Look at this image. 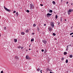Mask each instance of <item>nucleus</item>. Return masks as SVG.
<instances>
[{
    "label": "nucleus",
    "mask_w": 73,
    "mask_h": 73,
    "mask_svg": "<svg viewBox=\"0 0 73 73\" xmlns=\"http://www.w3.org/2000/svg\"><path fill=\"white\" fill-rule=\"evenodd\" d=\"M73 12V9H70L68 12V15H70V12Z\"/></svg>",
    "instance_id": "f257e3e1"
},
{
    "label": "nucleus",
    "mask_w": 73,
    "mask_h": 73,
    "mask_svg": "<svg viewBox=\"0 0 73 73\" xmlns=\"http://www.w3.org/2000/svg\"><path fill=\"white\" fill-rule=\"evenodd\" d=\"M50 25L52 27V28H54V23L51 22L50 23Z\"/></svg>",
    "instance_id": "f03ea898"
},
{
    "label": "nucleus",
    "mask_w": 73,
    "mask_h": 73,
    "mask_svg": "<svg viewBox=\"0 0 73 73\" xmlns=\"http://www.w3.org/2000/svg\"><path fill=\"white\" fill-rule=\"evenodd\" d=\"M48 29L49 31H53V29H52V27H48Z\"/></svg>",
    "instance_id": "7ed1b4c3"
},
{
    "label": "nucleus",
    "mask_w": 73,
    "mask_h": 73,
    "mask_svg": "<svg viewBox=\"0 0 73 73\" xmlns=\"http://www.w3.org/2000/svg\"><path fill=\"white\" fill-rule=\"evenodd\" d=\"M4 8L6 11H7L8 12H11V10L8 9L7 8L5 7V6H4Z\"/></svg>",
    "instance_id": "20e7f679"
},
{
    "label": "nucleus",
    "mask_w": 73,
    "mask_h": 73,
    "mask_svg": "<svg viewBox=\"0 0 73 73\" xmlns=\"http://www.w3.org/2000/svg\"><path fill=\"white\" fill-rule=\"evenodd\" d=\"M52 14H50L49 13H48L46 15V16L47 17H50V16H51Z\"/></svg>",
    "instance_id": "39448f33"
},
{
    "label": "nucleus",
    "mask_w": 73,
    "mask_h": 73,
    "mask_svg": "<svg viewBox=\"0 0 73 73\" xmlns=\"http://www.w3.org/2000/svg\"><path fill=\"white\" fill-rule=\"evenodd\" d=\"M30 8L31 9H33V8H34V6H33V5L31 4H30Z\"/></svg>",
    "instance_id": "423d86ee"
},
{
    "label": "nucleus",
    "mask_w": 73,
    "mask_h": 73,
    "mask_svg": "<svg viewBox=\"0 0 73 73\" xmlns=\"http://www.w3.org/2000/svg\"><path fill=\"white\" fill-rule=\"evenodd\" d=\"M26 59L27 60H30L31 59V58L29 57V56L28 55H27L26 56Z\"/></svg>",
    "instance_id": "0eeeda50"
},
{
    "label": "nucleus",
    "mask_w": 73,
    "mask_h": 73,
    "mask_svg": "<svg viewBox=\"0 0 73 73\" xmlns=\"http://www.w3.org/2000/svg\"><path fill=\"white\" fill-rule=\"evenodd\" d=\"M21 35H25V33L24 32H22L21 33Z\"/></svg>",
    "instance_id": "6e6552de"
},
{
    "label": "nucleus",
    "mask_w": 73,
    "mask_h": 73,
    "mask_svg": "<svg viewBox=\"0 0 73 73\" xmlns=\"http://www.w3.org/2000/svg\"><path fill=\"white\" fill-rule=\"evenodd\" d=\"M42 42L44 43V44H46V41L42 40Z\"/></svg>",
    "instance_id": "1a4fd4ad"
},
{
    "label": "nucleus",
    "mask_w": 73,
    "mask_h": 73,
    "mask_svg": "<svg viewBox=\"0 0 73 73\" xmlns=\"http://www.w3.org/2000/svg\"><path fill=\"white\" fill-rule=\"evenodd\" d=\"M14 40L15 42H16L17 41V39H14Z\"/></svg>",
    "instance_id": "9d476101"
},
{
    "label": "nucleus",
    "mask_w": 73,
    "mask_h": 73,
    "mask_svg": "<svg viewBox=\"0 0 73 73\" xmlns=\"http://www.w3.org/2000/svg\"><path fill=\"white\" fill-rule=\"evenodd\" d=\"M40 68H38L37 69V70H36V71H37V72H39V71H40Z\"/></svg>",
    "instance_id": "9b49d317"
},
{
    "label": "nucleus",
    "mask_w": 73,
    "mask_h": 73,
    "mask_svg": "<svg viewBox=\"0 0 73 73\" xmlns=\"http://www.w3.org/2000/svg\"><path fill=\"white\" fill-rule=\"evenodd\" d=\"M52 3L53 4H54V5H56V2L54 1H52Z\"/></svg>",
    "instance_id": "f8f14e48"
},
{
    "label": "nucleus",
    "mask_w": 73,
    "mask_h": 73,
    "mask_svg": "<svg viewBox=\"0 0 73 73\" xmlns=\"http://www.w3.org/2000/svg\"><path fill=\"white\" fill-rule=\"evenodd\" d=\"M17 48H18V49H20V48H21V46H17Z\"/></svg>",
    "instance_id": "ddd939ff"
},
{
    "label": "nucleus",
    "mask_w": 73,
    "mask_h": 73,
    "mask_svg": "<svg viewBox=\"0 0 73 73\" xmlns=\"http://www.w3.org/2000/svg\"><path fill=\"white\" fill-rule=\"evenodd\" d=\"M26 33H28V32H29V30H26Z\"/></svg>",
    "instance_id": "4468645a"
},
{
    "label": "nucleus",
    "mask_w": 73,
    "mask_h": 73,
    "mask_svg": "<svg viewBox=\"0 0 73 73\" xmlns=\"http://www.w3.org/2000/svg\"><path fill=\"white\" fill-rule=\"evenodd\" d=\"M34 41V38H32L31 39V42H32Z\"/></svg>",
    "instance_id": "2eb2a0df"
},
{
    "label": "nucleus",
    "mask_w": 73,
    "mask_h": 73,
    "mask_svg": "<svg viewBox=\"0 0 73 73\" xmlns=\"http://www.w3.org/2000/svg\"><path fill=\"white\" fill-rule=\"evenodd\" d=\"M69 57L70 58H72L73 56L72 55H70L69 56Z\"/></svg>",
    "instance_id": "dca6fc26"
},
{
    "label": "nucleus",
    "mask_w": 73,
    "mask_h": 73,
    "mask_svg": "<svg viewBox=\"0 0 73 73\" xmlns=\"http://www.w3.org/2000/svg\"><path fill=\"white\" fill-rule=\"evenodd\" d=\"M33 26L34 27H36V24H33Z\"/></svg>",
    "instance_id": "f3484780"
},
{
    "label": "nucleus",
    "mask_w": 73,
    "mask_h": 73,
    "mask_svg": "<svg viewBox=\"0 0 73 73\" xmlns=\"http://www.w3.org/2000/svg\"><path fill=\"white\" fill-rule=\"evenodd\" d=\"M50 12V13H52V12H53V11H52V10H50L49 11Z\"/></svg>",
    "instance_id": "a211bd4d"
},
{
    "label": "nucleus",
    "mask_w": 73,
    "mask_h": 73,
    "mask_svg": "<svg viewBox=\"0 0 73 73\" xmlns=\"http://www.w3.org/2000/svg\"><path fill=\"white\" fill-rule=\"evenodd\" d=\"M66 63H68V59L66 60Z\"/></svg>",
    "instance_id": "6ab92c4d"
},
{
    "label": "nucleus",
    "mask_w": 73,
    "mask_h": 73,
    "mask_svg": "<svg viewBox=\"0 0 73 73\" xmlns=\"http://www.w3.org/2000/svg\"><path fill=\"white\" fill-rule=\"evenodd\" d=\"M16 15H17V16H18L19 15V13H18V12H17L16 13Z\"/></svg>",
    "instance_id": "aec40b11"
},
{
    "label": "nucleus",
    "mask_w": 73,
    "mask_h": 73,
    "mask_svg": "<svg viewBox=\"0 0 73 73\" xmlns=\"http://www.w3.org/2000/svg\"><path fill=\"white\" fill-rule=\"evenodd\" d=\"M60 21H61V22H62V18H61L60 19Z\"/></svg>",
    "instance_id": "412c9836"
},
{
    "label": "nucleus",
    "mask_w": 73,
    "mask_h": 73,
    "mask_svg": "<svg viewBox=\"0 0 73 73\" xmlns=\"http://www.w3.org/2000/svg\"><path fill=\"white\" fill-rule=\"evenodd\" d=\"M64 60V57H62L61 58V60H62V61H63V60Z\"/></svg>",
    "instance_id": "4be33fe9"
},
{
    "label": "nucleus",
    "mask_w": 73,
    "mask_h": 73,
    "mask_svg": "<svg viewBox=\"0 0 73 73\" xmlns=\"http://www.w3.org/2000/svg\"><path fill=\"white\" fill-rule=\"evenodd\" d=\"M37 30L38 31L40 30V29L39 28L37 27Z\"/></svg>",
    "instance_id": "5701e85b"
},
{
    "label": "nucleus",
    "mask_w": 73,
    "mask_h": 73,
    "mask_svg": "<svg viewBox=\"0 0 73 73\" xmlns=\"http://www.w3.org/2000/svg\"><path fill=\"white\" fill-rule=\"evenodd\" d=\"M53 36H56V34L55 33H53Z\"/></svg>",
    "instance_id": "b1692460"
},
{
    "label": "nucleus",
    "mask_w": 73,
    "mask_h": 73,
    "mask_svg": "<svg viewBox=\"0 0 73 73\" xmlns=\"http://www.w3.org/2000/svg\"><path fill=\"white\" fill-rule=\"evenodd\" d=\"M67 54V53L66 52H65L64 53V54Z\"/></svg>",
    "instance_id": "393cba45"
},
{
    "label": "nucleus",
    "mask_w": 73,
    "mask_h": 73,
    "mask_svg": "<svg viewBox=\"0 0 73 73\" xmlns=\"http://www.w3.org/2000/svg\"><path fill=\"white\" fill-rule=\"evenodd\" d=\"M58 17V16H57V15H56V17L55 18H56V19H57V18Z\"/></svg>",
    "instance_id": "a878e982"
},
{
    "label": "nucleus",
    "mask_w": 73,
    "mask_h": 73,
    "mask_svg": "<svg viewBox=\"0 0 73 73\" xmlns=\"http://www.w3.org/2000/svg\"><path fill=\"white\" fill-rule=\"evenodd\" d=\"M26 11L27 12H28V13H29V10H27Z\"/></svg>",
    "instance_id": "bb28decb"
},
{
    "label": "nucleus",
    "mask_w": 73,
    "mask_h": 73,
    "mask_svg": "<svg viewBox=\"0 0 73 73\" xmlns=\"http://www.w3.org/2000/svg\"><path fill=\"white\" fill-rule=\"evenodd\" d=\"M73 33L70 34V35H73Z\"/></svg>",
    "instance_id": "cd10ccee"
},
{
    "label": "nucleus",
    "mask_w": 73,
    "mask_h": 73,
    "mask_svg": "<svg viewBox=\"0 0 73 73\" xmlns=\"http://www.w3.org/2000/svg\"><path fill=\"white\" fill-rule=\"evenodd\" d=\"M21 48V49H23V46H22Z\"/></svg>",
    "instance_id": "c85d7f7f"
},
{
    "label": "nucleus",
    "mask_w": 73,
    "mask_h": 73,
    "mask_svg": "<svg viewBox=\"0 0 73 73\" xmlns=\"http://www.w3.org/2000/svg\"><path fill=\"white\" fill-rule=\"evenodd\" d=\"M16 11H14L13 12V13H16Z\"/></svg>",
    "instance_id": "c756f323"
},
{
    "label": "nucleus",
    "mask_w": 73,
    "mask_h": 73,
    "mask_svg": "<svg viewBox=\"0 0 73 73\" xmlns=\"http://www.w3.org/2000/svg\"><path fill=\"white\" fill-rule=\"evenodd\" d=\"M66 50H68V48H67Z\"/></svg>",
    "instance_id": "7c9ffc66"
},
{
    "label": "nucleus",
    "mask_w": 73,
    "mask_h": 73,
    "mask_svg": "<svg viewBox=\"0 0 73 73\" xmlns=\"http://www.w3.org/2000/svg\"><path fill=\"white\" fill-rule=\"evenodd\" d=\"M1 73H3V71H1Z\"/></svg>",
    "instance_id": "2f4dec72"
},
{
    "label": "nucleus",
    "mask_w": 73,
    "mask_h": 73,
    "mask_svg": "<svg viewBox=\"0 0 73 73\" xmlns=\"http://www.w3.org/2000/svg\"><path fill=\"white\" fill-rule=\"evenodd\" d=\"M40 5L42 7V6L43 5L40 4Z\"/></svg>",
    "instance_id": "473e14b6"
},
{
    "label": "nucleus",
    "mask_w": 73,
    "mask_h": 73,
    "mask_svg": "<svg viewBox=\"0 0 73 73\" xmlns=\"http://www.w3.org/2000/svg\"><path fill=\"white\" fill-rule=\"evenodd\" d=\"M42 52H44V50L43 49H42L41 50Z\"/></svg>",
    "instance_id": "72a5a7b5"
},
{
    "label": "nucleus",
    "mask_w": 73,
    "mask_h": 73,
    "mask_svg": "<svg viewBox=\"0 0 73 73\" xmlns=\"http://www.w3.org/2000/svg\"><path fill=\"white\" fill-rule=\"evenodd\" d=\"M54 39L55 40H57V39H56V38H54Z\"/></svg>",
    "instance_id": "f704fd0d"
},
{
    "label": "nucleus",
    "mask_w": 73,
    "mask_h": 73,
    "mask_svg": "<svg viewBox=\"0 0 73 73\" xmlns=\"http://www.w3.org/2000/svg\"><path fill=\"white\" fill-rule=\"evenodd\" d=\"M4 29H5V30L6 29V27H4Z\"/></svg>",
    "instance_id": "c9c22d12"
},
{
    "label": "nucleus",
    "mask_w": 73,
    "mask_h": 73,
    "mask_svg": "<svg viewBox=\"0 0 73 73\" xmlns=\"http://www.w3.org/2000/svg\"><path fill=\"white\" fill-rule=\"evenodd\" d=\"M69 46V45L67 46V48H68V46Z\"/></svg>",
    "instance_id": "e433bc0d"
},
{
    "label": "nucleus",
    "mask_w": 73,
    "mask_h": 73,
    "mask_svg": "<svg viewBox=\"0 0 73 73\" xmlns=\"http://www.w3.org/2000/svg\"><path fill=\"white\" fill-rule=\"evenodd\" d=\"M44 26H46V24H44Z\"/></svg>",
    "instance_id": "4c0bfd02"
},
{
    "label": "nucleus",
    "mask_w": 73,
    "mask_h": 73,
    "mask_svg": "<svg viewBox=\"0 0 73 73\" xmlns=\"http://www.w3.org/2000/svg\"><path fill=\"white\" fill-rule=\"evenodd\" d=\"M42 70H40V73H42V71H41Z\"/></svg>",
    "instance_id": "58836bf2"
},
{
    "label": "nucleus",
    "mask_w": 73,
    "mask_h": 73,
    "mask_svg": "<svg viewBox=\"0 0 73 73\" xmlns=\"http://www.w3.org/2000/svg\"><path fill=\"white\" fill-rule=\"evenodd\" d=\"M61 3H62V0H61Z\"/></svg>",
    "instance_id": "ea45409f"
},
{
    "label": "nucleus",
    "mask_w": 73,
    "mask_h": 73,
    "mask_svg": "<svg viewBox=\"0 0 73 73\" xmlns=\"http://www.w3.org/2000/svg\"><path fill=\"white\" fill-rule=\"evenodd\" d=\"M66 4H68V2H67L66 3Z\"/></svg>",
    "instance_id": "a19ab883"
},
{
    "label": "nucleus",
    "mask_w": 73,
    "mask_h": 73,
    "mask_svg": "<svg viewBox=\"0 0 73 73\" xmlns=\"http://www.w3.org/2000/svg\"><path fill=\"white\" fill-rule=\"evenodd\" d=\"M49 70V69L47 68V69H46V70Z\"/></svg>",
    "instance_id": "79ce46f5"
},
{
    "label": "nucleus",
    "mask_w": 73,
    "mask_h": 73,
    "mask_svg": "<svg viewBox=\"0 0 73 73\" xmlns=\"http://www.w3.org/2000/svg\"><path fill=\"white\" fill-rule=\"evenodd\" d=\"M50 73H52V72L51 71H50Z\"/></svg>",
    "instance_id": "37998d69"
},
{
    "label": "nucleus",
    "mask_w": 73,
    "mask_h": 73,
    "mask_svg": "<svg viewBox=\"0 0 73 73\" xmlns=\"http://www.w3.org/2000/svg\"><path fill=\"white\" fill-rule=\"evenodd\" d=\"M64 20H65V21H66V19H65Z\"/></svg>",
    "instance_id": "c03bdc74"
},
{
    "label": "nucleus",
    "mask_w": 73,
    "mask_h": 73,
    "mask_svg": "<svg viewBox=\"0 0 73 73\" xmlns=\"http://www.w3.org/2000/svg\"><path fill=\"white\" fill-rule=\"evenodd\" d=\"M0 37H1V34L0 33Z\"/></svg>",
    "instance_id": "a18cd8bd"
},
{
    "label": "nucleus",
    "mask_w": 73,
    "mask_h": 73,
    "mask_svg": "<svg viewBox=\"0 0 73 73\" xmlns=\"http://www.w3.org/2000/svg\"><path fill=\"white\" fill-rule=\"evenodd\" d=\"M32 35H34V33H32Z\"/></svg>",
    "instance_id": "49530a36"
},
{
    "label": "nucleus",
    "mask_w": 73,
    "mask_h": 73,
    "mask_svg": "<svg viewBox=\"0 0 73 73\" xmlns=\"http://www.w3.org/2000/svg\"><path fill=\"white\" fill-rule=\"evenodd\" d=\"M71 5H73V3H72Z\"/></svg>",
    "instance_id": "de8ad7c7"
},
{
    "label": "nucleus",
    "mask_w": 73,
    "mask_h": 73,
    "mask_svg": "<svg viewBox=\"0 0 73 73\" xmlns=\"http://www.w3.org/2000/svg\"><path fill=\"white\" fill-rule=\"evenodd\" d=\"M72 37H73V35L72 36Z\"/></svg>",
    "instance_id": "09e8293b"
},
{
    "label": "nucleus",
    "mask_w": 73,
    "mask_h": 73,
    "mask_svg": "<svg viewBox=\"0 0 73 73\" xmlns=\"http://www.w3.org/2000/svg\"><path fill=\"white\" fill-rule=\"evenodd\" d=\"M29 50H31V49H29Z\"/></svg>",
    "instance_id": "8fccbe9b"
},
{
    "label": "nucleus",
    "mask_w": 73,
    "mask_h": 73,
    "mask_svg": "<svg viewBox=\"0 0 73 73\" xmlns=\"http://www.w3.org/2000/svg\"><path fill=\"white\" fill-rule=\"evenodd\" d=\"M69 46H71V45H70Z\"/></svg>",
    "instance_id": "3c124183"
}]
</instances>
